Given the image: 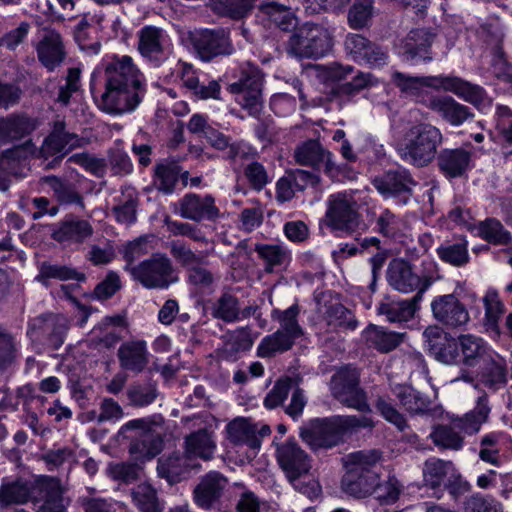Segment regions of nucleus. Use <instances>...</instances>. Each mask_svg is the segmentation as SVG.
Returning a JSON list of instances; mask_svg holds the SVG:
<instances>
[{
    "instance_id": "1",
    "label": "nucleus",
    "mask_w": 512,
    "mask_h": 512,
    "mask_svg": "<svg viewBox=\"0 0 512 512\" xmlns=\"http://www.w3.org/2000/svg\"><path fill=\"white\" fill-rule=\"evenodd\" d=\"M104 87L99 107L120 116L134 112L146 95L145 77L130 56H113L103 64Z\"/></svg>"
},
{
    "instance_id": "2",
    "label": "nucleus",
    "mask_w": 512,
    "mask_h": 512,
    "mask_svg": "<svg viewBox=\"0 0 512 512\" xmlns=\"http://www.w3.org/2000/svg\"><path fill=\"white\" fill-rule=\"evenodd\" d=\"M392 82L399 88L402 94L413 97L423 103V99L431 95L425 92L426 88L452 92L459 98L472 103L479 110L485 112L491 107V101L484 90L458 77L452 76H427L414 77L398 71L392 73Z\"/></svg>"
},
{
    "instance_id": "3",
    "label": "nucleus",
    "mask_w": 512,
    "mask_h": 512,
    "mask_svg": "<svg viewBox=\"0 0 512 512\" xmlns=\"http://www.w3.org/2000/svg\"><path fill=\"white\" fill-rule=\"evenodd\" d=\"M381 455L376 450H361L343 458L345 474L341 481L344 492L355 497H366L372 493L379 478Z\"/></svg>"
},
{
    "instance_id": "4",
    "label": "nucleus",
    "mask_w": 512,
    "mask_h": 512,
    "mask_svg": "<svg viewBox=\"0 0 512 512\" xmlns=\"http://www.w3.org/2000/svg\"><path fill=\"white\" fill-rule=\"evenodd\" d=\"M442 142L443 134L436 126L430 123L413 124L407 128L398 151L406 162L424 167L435 158Z\"/></svg>"
},
{
    "instance_id": "5",
    "label": "nucleus",
    "mask_w": 512,
    "mask_h": 512,
    "mask_svg": "<svg viewBox=\"0 0 512 512\" xmlns=\"http://www.w3.org/2000/svg\"><path fill=\"white\" fill-rule=\"evenodd\" d=\"M125 269L147 289H167L178 281L172 261L164 253H155L137 265L128 264Z\"/></svg>"
},
{
    "instance_id": "6",
    "label": "nucleus",
    "mask_w": 512,
    "mask_h": 512,
    "mask_svg": "<svg viewBox=\"0 0 512 512\" xmlns=\"http://www.w3.org/2000/svg\"><path fill=\"white\" fill-rule=\"evenodd\" d=\"M135 430L136 434L130 446V453L137 460L151 459L162 449L161 433L157 431V423L146 419H134L125 423L119 434L128 437V431Z\"/></svg>"
},
{
    "instance_id": "7",
    "label": "nucleus",
    "mask_w": 512,
    "mask_h": 512,
    "mask_svg": "<svg viewBox=\"0 0 512 512\" xmlns=\"http://www.w3.org/2000/svg\"><path fill=\"white\" fill-rule=\"evenodd\" d=\"M331 391L335 398L348 407L361 412H370L365 392L359 387V372L356 368L344 367L331 380Z\"/></svg>"
},
{
    "instance_id": "8",
    "label": "nucleus",
    "mask_w": 512,
    "mask_h": 512,
    "mask_svg": "<svg viewBox=\"0 0 512 512\" xmlns=\"http://www.w3.org/2000/svg\"><path fill=\"white\" fill-rule=\"evenodd\" d=\"M262 84L261 71L255 66H247L239 80L229 85V91L237 95L238 103L250 115L257 116L262 109Z\"/></svg>"
},
{
    "instance_id": "9",
    "label": "nucleus",
    "mask_w": 512,
    "mask_h": 512,
    "mask_svg": "<svg viewBox=\"0 0 512 512\" xmlns=\"http://www.w3.org/2000/svg\"><path fill=\"white\" fill-rule=\"evenodd\" d=\"M138 50L154 66H159L170 53V38L162 28L147 25L138 32Z\"/></svg>"
},
{
    "instance_id": "10",
    "label": "nucleus",
    "mask_w": 512,
    "mask_h": 512,
    "mask_svg": "<svg viewBox=\"0 0 512 512\" xmlns=\"http://www.w3.org/2000/svg\"><path fill=\"white\" fill-rule=\"evenodd\" d=\"M276 456L280 467L291 483L308 473L311 468L308 455L294 440L289 439L279 444L276 449Z\"/></svg>"
},
{
    "instance_id": "11",
    "label": "nucleus",
    "mask_w": 512,
    "mask_h": 512,
    "mask_svg": "<svg viewBox=\"0 0 512 512\" xmlns=\"http://www.w3.org/2000/svg\"><path fill=\"white\" fill-rule=\"evenodd\" d=\"M431 310L438 322L450 328L462 327L470 320L465 305L454 294L435 297L431 302Z\"/></svg>"
},
{
    "instance_id": "12",
    "label": "nucleus",
    "mask_w": 512,
    "mask_h": 512,
    "mask_svg": "<svg viewBox=\"0 0 512 512\" xmlns=\"http://www.w3.org/2000/svg\"><path fill=\"white\" fill-rule=\"evenodd\" d=\"M175 212L182 218L194 222L214 221L220 215L211 195L200 196L195 193L184 195L178 201Z\"/></svg>"
},
{
    "instance_id": "13",
    "label": "nucleus",
    "mask_w": 512,
    "mask_h": 512,
    "mask_svg": "<svg viewBox=\"0 0 512 512\" xmlns=\"http://www.w3.org/2000/svg\"><path fill=\"white\" fill-rule=\"evenodd\" d=\"M345 47L353 59L360 64L381 68L388 63V51L361 35L349 34L345 41Z\"/></svg>"
},
{
    "instance_id": "14",
    "label": "nucleus",
    "mask_w": 512,
    "mask_h": 512,
    "mask_svg": "<svg viewBox=\"0 0 512 512\" xmlns=\"http://www.w3.org/2000/svg\"><path fill=\"white\" fill-rule=\"evenodd\" d=\"M423 337L426 346L435 359L448 365L459 364L458 338L456 340L449 338L438 326L426 328Z\"/></svg>"
},
{
    "instance_id": "15",
    "label": "nucleus",
    "mask_w": 512,
    "mask_h": 512,
    "mask_svg": "<svg viewBox=\"0 0 512 512\" xmlns=\"http://www.w3.org/2000/svg\"><path fill=\"white\" fill-rule=\"evenodd\" d=\"M459 364L474 368L488 365L497 356L490 345L481 337L463 334L458 337Z\"/></svg>"
},
{
    "instance_id": "16",
    "label": "nucleus",
    "mask_w": 512,
    "mask_h": 512,
    "mask_svg": "<svg viewBox=\"0 0 512 512\" xmlns=\"http://www.w3.org/2000/svg\"><path fill=\"white\" fill-rule=\"evenodd\" d=\"M387 280L389 285L399 292L410 293L419 290V295L431 284V279H421L412 271L409 263L399 259L389 264Z\"/></svg>"
},
{
    "instance_id": "17",
    "label": "nucleus",
    "mask_w": 512,
    "mask_h": 512,
    "mask_svg": "<svg viewBox=\"0 0 512 512\" xmlns=\"http://www.w3.org/2000/svg\"><path fill=\"white\" fill-rule=\"evenodd\" d=\"M85 140L75 133H70L65 129V123L58 121L54 124L53 131L44 140L40 155L44 158L55 156V160L61 159L69 150L82 147Z\"/></svg>"
},
{
    "instance_id": "18",
    "label": "nucleus",
    "mask_w": 512,
    "mask_h": 512,
    "mask_svg": "<svg viewBox=\"0 0 512 512\" xmlns=\"http://www.w3.org/2000/svg\"><path fill=\"white\" fill-rule=\"evenodd\" d=\"M195 49L204 61L219 55H230L234 48L229 33L224 29L204 30L195 38Z\"/></svg>"
},
{
    "instance_id": "19",
    "label": "nucleus",
    "mask_w": 512,
    "mask_h": 512,
    "mask_svg": "<svg viewBox=\"0 0 512 512\" xmlns=\"http://www.w3.org/2000/svg\"><path fill=\"white\" fill-rule=\"evenodd\" d=\"M33 503L38 505L36 512H67L69 501L63 496L60 481L46 476L38 479V494Z\"/></svg>"
},
{
    "instance_id": "20",
    "label": "nucleus",
    "mask_w": 512,
    "mask_h": 512,
    "mask_svg": "<svg viewBox=\"0 0 512 512\" xmlns=\"http://www.w3.org/2000/svg\"><path fill=\"white\" fill-rule=\"evenodd\" d=\"M227 486V479L221 473L211 471L203 476L194 489L196 504L205 509L215 508Z\"/></svg>"
},
{
    "instance_id": "21",
    "label": "nucleus",
    "mask_w": 512,
    "mask_h": 512,
    "mask_svg": "<svg viewBox=\"0 0 512 512\" xmlns=\"http://www.w3.org/2000/svg\"><path fill=\"white\" fill-rule=\"evenodd\" d=\"M320 27L317 24L305 23L288 42V53L298 58H313L318 54Z\"/></svg>"
},
{
    "instance_id": "22",
    "label": "nucleus",
    "mask_w": 512,
    "mask_h": 512,
    "mask_svg": "<svg viewBox=\"0 0 512 512\" xmlns=\"http://www.w3.org/2000/svg\"><path fill=\"white\" fill-rule=\"evenodd\" d=\"M374 187L384 198H400L406 203L415 182L405 170L390 171L373 181Z\"/></svg>"
},
{
    "instance_id": "23",
    "label": "nucleus",
    "mask_w": 512,
    "mask_h": 512,
    "mask_svg": "<svg viewBox=\"0 0 512 512\" xmlns=\"http://www.w3.org/2000/svg\"><path fill=\"white\" fill-rule=\"evenodd\" d=\"M423 104L453 126L463 124L470 116L469 109L450 96H430L423 99Z\"/></svg>"
},
{
    "instance_id": "24",
    "label": "nucleus",
    "mask_w": 512,
    "mask_h": 512,
    "mask_svg": "<svg viewBox=\"0 0 512 512\" xmlns=\"http://www.w3.org/2000/svg\"><path fill=\"white\" fill-rule=\"evenodd\" d=\"M318 181L317 175L302 169L287 172L276 183V200L285 203L292 200L297 191H303Z\"/></svg>"
},
{
    "instance_id": "25",
    "label": "nucleus",
    "mask_w": 512,
    "mask_h": 512,
    "mask_svg": "<svg viewBox=\"0 0 512 512\" xmlns=\"http://www.w3.org/2000/svg\"><path fill=\"white\" fill-rule=\"evenodd\" d=\"M38 494V479L34 482L17 479L2 482L0 486V507L22 505L29 501L34 502Z\"/></svg>"
},
{
    "instance_id": "26",
    "label": "nucleus",
    "mask_w": 512,
    "mask_h": 512,
    "mask_svg": "<svg viewBox=\"0 0 512 512\" xmlns=\"http://www.w3.org/2000/svg\"><path fill=\"white\" fill-rule=\"evenodd\" d=\"M93 234L92 225L83 219L68 217L60 222L52 232V238L63 244H81Z\"/></svg>"
},
{
    "instance_id": "27",
    "label": "nucleus",
    "mask_w": 512,
    "mask_h": 512,
    "mask_svg": "<svg viewBox=\"0 0 512 512\" xmlns=\"http://www.w3.org/2000/svg\"><path fill=\"white\" fill-rule=\"evenodd\" d=\"M117 355L120 366L134 373L142 372L149 362L147 344L143 340H132L122 343Z\"/></svg>"
},
{
    "instance_id": "28",
    "label": "nucleus",
    "mask_w": 512,
    "mask_h": 512,
    "mask_svg": "<svg viewBox=\"0 0 512 512\" xmlns=\"http://www.w3.org/2000/svg\"><path fill=\"white\" fill-rule=\"evenodd\" d=\"M327 217L335 227L351 228L356 212L351 198L346 193H338L329 198Z\"/></svg>"
},
{
    "instance_id": "29",
    "label": "nucleus",
    "mask_w": 512,
    "mask_h": 512,
    "mask_svg": "<svg viewBox=\"0 0 512 512\" xmlns=\"http://www.w3.org/2000/svg\"><path fill=\"white\" fill-rule=\"evenodd\" d=\"M215 450V440L206 429H200L185 438V453L192 461L195 459L211 460Z\"/></svg>"
},
{
    "instance_id": "30",
    "label": "nucleus",
    "mask_w": 512,
    "mask_h": 512,
    "mask_svg": "<svg viewBox=\"0 0 512 512\" xmlns=\"http://www.w3.org/2000/svg\"><path fill=\"white\" fill-rule=\"evenodd\" d=\"M37 52L41 63L49 71H53L65 58L60 34L55 31H48L39 43Z\"/></svg>"
},
{
    "instance_id": "31",
    "label": "nucleus",
    "mask_w": 512,
    "mask_h": 512,
    "mask_svg": "<svg viewBox=\"0 0 512 512\" xmlns=\"http://www.w3.org/2000/svg\"><path fill=\"white\" fill-rule=\"evenodd\" d=\"M471 155L463 149H444L438 156V165L448 178L461 177L470 166Z\"/></svg>"
},
{
    "instance_id": "32",
    "label": "nucleus",
    "mask_w": 512,
    "mask_h": 512,
    "mask_svg": "<svg viewBox=\"0 0 512 512\" xmlns=\"http://www.w3.org/2000/svg\"><path fill=\"white\" fill-rule=\"evenodd\" d=\"M196 467L197 465L187 457L186 453L184 455L174 453L169 457H162L158 460L157 471L159 476L167 479L170 483H174L184 478L191 468Z\"/></svg>"
},
{
    "instance_id": "33",
    "label": "nucleus",
    "mask_w": 512,
    "mask_h": 512,
    "mask_svg": "<svg viewBox=\"0 0 512 512\" xmlns=\"http://www.w3.org/2000/svg\"><path fill=\"white\" fill-rule=\"evenodd\" d=\"M490 411L487 397L481 396L471 411L454 420V426L467 435H473L479 432L481 426L488 421Z\"/></svg>"
},
{
    "instance_id": "34",
    "label": "nucleus",
    "mask_w": 512,
    "mask_h": 512,
    "mask_svg": "<svg viewBox=\"0 0 512 512\" xmlns=\"http://www.w3.org/2000/svg\"><path fill=\"white\" fill-rule=\"evenodd\" d=\"M363 337L369 346L386 353L403 342L405 334L391 332L376 325H369L363 331Z\"/></svg>"
},
{
    "instance_id": "35",
    "label": "nucleus",
    "mask_w": 512,
    "mask_h": 512,
    "mask_svg": "<svg viewBox=\"0 0 512 512\" xmlns=\"http://www.w3.org/2000/svg\"><path fill=\"white\" fill-rule=\"evenodd\" d=\"M229 438L235 444H245L254 452L260 448V438L257 435L258 425L244 419L230 422L227 426Z\"/></svg>"
},
{
    "instance_id": "36",
    "label": "nucleus",
    "mask_w": 512,
    "mask_h": 512,
    "mask_svg": "<svg viewBox=\"0 0 512 512\" xmlns=\"http://www.w3.org/2000/svg\"><path fill=\"white\" fill-rule=\"evenodd\" d=\"M33 125L27 117L10 115L0 119V142L9 143L20 140L33 130Z\"/></svg>"
},
{
    "instance_id": "37",
    "label": "nucleus",
    "mask_w": 512,
    "mask_h": 512,
    "mask_svg": "<svg viewBox=\"0 0 512 512\" xmlns=\"http://www.w3.org/2000/svg\"><path fill=\"white\" fill-rule=\"evenodd\" d=\"M392 393L411 414H423L429 408V400L409 386L396 385L392 387Z\"/></svg>"
},
{
    "instance_id": "38",
    "label": "nucleus",
    "mask_w": 512,
    "mask_h": 512,
    "mask_svg": "<svg viewBox=\"0 0 512 512\" xmlns=\"http://www.w3.org/2000/svg\"><path fill=\"white\" fill-rule=\"evenodd\" d=\"M298 314V305H292L285 310L273 309L271 312L272 319L277 320L280 324V328L277 331L282 332L284 336L290 338L293 342L302 335V328L297 320Z\"/></svg>"
},
{
    "instance_id": "39",
    "label": "nucleus",
    "mask_w": 512,
    "mask_h": 512,
    "mask_svg": "<svg viewBox=\"0 0 512 512\" xmlns=\"http://www.w3.org/2000/svg\"><path fill=\"white\" fill-rule=\"evenodd\" d=\"M259 10L283 31H290L297 25V18L290 8L275 2H262Z\"/></svg>"
},
{
    "instance_id": "40",
    "label": "nucleus",
    "mask_w": 512,
    "mask_h": 512,
    "mask_svg": "<svg viewBox=\"0 0 512 512\" xmlns=\"http://www.w3.org/2000/svg\"><path fill=\"white\" fill-rule=\"evenodd\" d=\"M52 279L59 281H82L85 279V275L69 266L43 262L40 266L39 274L37 275L36 280L48 286L49 281Z\"/></svg>"
},
{
    "instance_id": "41",
    "label": "nucleus",
    "mask_w": 512,
    "mask_h": 512,
    "mask_svg": "<svg viewBox=\"0 0 512 512\" xmlns=\"http://www.w3.org/2000/svg\"><path fill=\"white\" fill-rule=\"evenodd\" d=\"M436 252L442 261L456 267L469 262L468 242L465 239H458L453 243H443L437 248Z\"/></svg>"
},
{
    "instance_id": "42",
    "label": "nucleus",
    "mask_w": 512,
    "mask_h": 512,
    "mask_svg": "<svg viewBox=\"0 0 512 512\" xmlns=\"http://www.w3.org/2000/svg\"><path fill=\"white\" fill-rule=\"evenodd\" d=\"M211 314L216 319L232 323L240 319L238 298L230 292L223 293L212 305Z\"/></svg>"
},
{
    "instance_id": "43",
    "label": "nucleus",
    "mask_w": 512,
    "mask_h": 512,
    "mask_svg": "<svg viewBox=\"0 0 512 512\" xmlns=\"http://www.w3.org/2000/svg\"><path fill=\"white\" fill-rule=\"evenodd\" d=\"M432 42V36L425 30L419 29L411 31L406 39L404 53L408 59H430L428 57V48Z\"/></svg>"
},
{
    "instance_id": "44",
    "label": "nucleus",
    "mask_w": 512,
    "mask_h": 512,
    "mask_svg": "<svg viewBox=\"0 0 512 512\" xmlns=\"http://www.w3.org/2000/svg\"><path fill=\"white\" fill-rule=\"evenodd\" d=\"M454 472L453 464L438 458L428 459L423 467V477L427 485L435 488L440 486L448 475Z\"/></svg>"
},
{
    "instance_id": "45",
    "label": "nucleus",
    "mask_w": 512,
    "mask_h": 512,
    "mask_svg": "<svg viewBox=\"0 0 512 512\" xmlns=\"http://www.w3.org/2000/svg\"><path fill=\"white\" fill-rule=\"evenodd\" d=\"M419 299L420 295L417 294L410 300L392 302L383 305L380 308V312L385 314L390 322H406L413 318Z\"/></svg>"
},
{
    "instance_id": "46",
    "label": "nucleus",
    "mask_w": 512,
    "mask_h": 512,
    "mask_svg": "<svg viewBox=\"0 0 512 512\" xmlns=\"http://www.w3.org/2000/svg\"><path fill=\"white\" fill-rule=\"evenodd\" d=\"M325 321L330 330L333 331L337 329H355L357 326L352 313L338 301L327 307Z\"/></svg>"
},
{
    "instance_id": "47",
    "label": "nucleus",
    "mask_w": 512,
    "mask_h": 512,
    "mask_svg": "<svg viewBox=\"0 0 512 512\" xmlns=\"http://www.w3.org/2000/svg\"><path fill=\"white\" fill-rule=\"evenodd\" d=\"M42 183L47 185L55 194L61 203L76 204L81 208L84 207L82 197L75 190L74 186L63 182L55 176H46L42 178Z\"/></svg>"
},
{
    "instance_id": "48",
    "label": "nucleus",
    "mask_w": 512,
    "mask_h": 512,
    "mask_svg": "<svg viewBox=\"0 0 512 512\" xmlns=\"http://www.w3.org/2000/svg\"><path fill=\"white\" fill-rule=\"evenodd\" d=\"M294 342L290 338L284 336L282 332L265 336L257 347V355L261 358H270L277 353H283L292 348Z\"/></svg>"
},
{
    "instance_id": "49",
    "label": "nucleus",
    "mask_w": 512,
    "mask_h": 512,
    "mask_svg": "<svg viewBox=\"0 0 512 512\" xmlns=\"http://www.w3.org/2000/svg\"><path fill=\"white\" fill-rule=\"evenodd\" d=\"M180 171V167L175 163L158 164L154 178L156 188L165 194H171L178 182Z\"/></svg>"
},
{
    "instance_id": "50",
    "label": "nucleus",
    "mask_w": 512,
    "mask_h": 512,
    "mask_svg": "<svg viewBox=\"0 0 512 512\" xmlns=\"http://www.w3.org/2000/svg\"><path fill=\"white\" fill-rule=\"evenodd\" d=\"M256 0H210L211 9L220 15L234 19L245 16Z\"/></svg>"
},
{
    "instance_id": "51",
    "label": "nucleus",
    "mask_w": 512,
    "mask_h": 512,
    "mask_svg": "<svg viewBox=\"0 0 512 512\" xmlns=\"http://www.w3.org/2000/svg\"><path fill=\"white\" fill-rule=\"evenodd\" d=\"M131 495L141 512H161L156 491L151 485L139 484L132 490Z\"/></svg>"
},
{
    "instance_id": "52",
    "label": "nucleus",
    "mask_w": 512,
    "mask_h": 512,
    "mask_svg": "<svg viewBox=\"0 0 512 512\" xmlns=\"http://www.w3.org/2000/svg\"><path fill=\"white\" fill-rule=\"evenodd\" d=\"M457 427L447 425H439L431 432L430 437L435 445L446 448L459 450L463 446V438L455 431Z\"/></svg>"
},
{
    "instance_id": "53",
    "label": "nucleus",
    "mask_w": 512,
    "mask_h": 512,
    "mask_svg": "<svg viewBox=\"0 0 512 512\" xmlns=\"http://www.w3.org/2000/svg\"><path fill=\"white\" fill-rule=\"evenodd\" d=\"M31 141H26L22 145L14 146L0 154V171L5 174L14 173L16 165L22 159H25L29 153H32Z\"/></svg>"
},
{
    "instance_id": "54",
    "label": "nucleus",
    "mask_w": 512,
    "mask_h": 512,
    "mask_svg": "<svg viewBox=\"0 0 512 512\" xmlns=\"http://www.w3.org/2000/svg\"><path fill=\"white\" fill-rule=\"evenodd\" d=\"M131 405L144 407L153 403L157 397L156 384L152 382L134 383L127 391Z\"/></svg>"
},
{
    "instance_id": "55",
    "label": "nucleus",
    "mask_w": 512,
    "mask_h": 512,
    "mask_svg": "<svg viewBox=\"0 0 512 512\" xmlns=\"http://www.w3.org/2000/svg\"><path fill=\"white\" fill-rule=\"evenodd\" d=\"M482 301L485 308L486 325L494 329L504 312V304L500 300L498 291L494 288L487 289Z\"/></svg>"
},
{
    "instance_id": "56",
    "label": "nucleus",
    "mask_w": 512,
    "mask_h": 512,
    "mask_svg": "<svg viewBox=\"0 0 512 512\" xmlns=\"http://www.w3.org/2000/svg\"><path fill=\"white\" fill-rule=\"evenodd\" d=\"M169 249L173 258L183 266L201 264L206 258L205 253H195L188 244L180 240H172Z\"/></svg>"
},
{
    "instance_id": "57",
    "label": "nucleus",
    "mask_w": 512,
    "mask_h": 512,
    "mask_svg": "<svg viewBox=\"0 0 512 512\" xmlns=\"http://www.w3.org/2000/svg\"><path fill=\"white\" fill-rule=\"evenodd\" d=\"M478 231L483 239L493 244L503 245L511 241L510 233L495 219H488L481 222Z\"/></svg>"
},
{
    "instance_id": "58",
    "label": "nucleus",
    "mask_w": 512,
    "mask_h": 512,
    "mask_svg": "<svg viewBox=\"0 0 512 512\" xmlns=\"http://www.w3.org/2000/svg\"><path fill=\"white\" fill-rule=\"evenodd\" d=\"M346 430L340 418L322 420V448H331L344 441Z\"/></svg>"
},
{
    "instance_id": "59",
    "label": "nucleus",
    "mask_w": 512,
    "mask_h": 512,
    "mask_svg": "<svg viewBox=\"0 0 512 512\" xmlns=\"http://www.w3.org/2000/svg\"><path fill=\"white\" fill-rule=\"evenodd\" d=\"M298 164L317 168L320 163V143L317 139H310L300 144L294 151Z\"/></svg>"
},
{
    "instance_id": "60",
    "label": "nucleus",
    "mask_w": 512,
    "mask_h": 512,
    "mask_svg": "<svg viewBox=\"0 0 512 512\" xmlns=\"http://www.w3.org/2000/svg\"><path fill=\"white\" fill-rule=\"evenodd\" d=\"M373 13V0H357L351 7L348 22L351 28L359 29L366 26Z\"/></svg>"
},
{
    "instance_id": "61",
    "label": "nucleus",
    "mask_w": 512,
    "mask_h": 512,
    "mask_svg": "<svg viewBox=\"0 0 512 512\" xmlns=\"http://www.w3.org/2000/svg\"><path fill=\"white\" fill-rule=\"evenodd\" d=\"M291 378L279 379L264 398L263 404L267 409H274L283 404L292 389Z\"/></svg>"
},
{
    "instance_id": "62",
    "label": "nucleus",
    "mask_w": 512,
    "mask_h": 512,
    "mask_svg": "<svg viewBox=\"0 0 512 512\" xmlns=\"http://www.w3.org/2000/svg\"><path fill=\"white\" fill-rule=\"evenodd\" d=\"M165 224L167 226V230L174 236H185L195 242H207V238L203 232L193 224L171 220L170 218L165 219Z\"/></svg>"
},
{
    "instance_id": "63",
    "label": "nucleus",
    "mask_w": 512,
    "mask_h": 512,
    "mask_svg": "<svg viewBox=\"0 0 512 512\" xmlns=\"http://www.w3.org/2000/svg\"><path fill=\"white\" fill-rule=\"evenodd\" d=\"M255 251L267 263L270 270L274 266L283 264L288 258L287 250L280 245L258 244Z\"/></svg>"
},
{
    "instance_id": "64",
    "label": "nucleus",
    "mask_w": 512,
    "mask_h": 512,
    "mask_svg": "<svg viewBox=\"0 0 512 512\" xmlns=\"http://www.w3.org/2000/svg\"><path fill=\"white\" fill-rule=\"evenodd\" d=\"M401 492V485L396 478H389L387 481L375 484L372 493L382 504H392L397 501Z\"/></svg>"
}]
</instances>
